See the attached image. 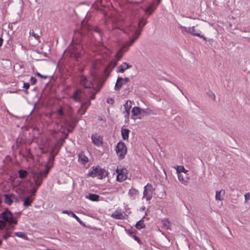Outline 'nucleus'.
<instances>
[{"label": "nucleus", "instance_id": "20e7f679", "mask_svg": "<svg viewBox=\"0 0 250 250\" xmlns=\"http://www.w3.org/2000/svg\"><path fill=\"white\" fill-rule=\"evenodd\" d=\"M0 218L3 219L5 222H7L10 224H16L17 223L16 218L13 216L12 213L8 210H6L1 213L0 214Z\"/></svg>", "mask_w": 250, "mask_h": 250}, {"label": "nucleus", "instance_id": "cd10ccee", "mask_svg": "<svg viewBox=\"0 0 250 250\" xmlns=\"http://www.w3.org/2000/svg\"><path fill=\"white\" fill-rule=\"evenodd\" d=\"M131 112L134 116L138 115L141 114V108L137 106H135L132 108Z\"/></svg>", "mask_w": 250, "mask_h": 250}, {"label": "nucleus", "instance_id": "6e6552de", "mask_svg": "<svg viewBox=\"0 0 250 250\" xmlns=\"http://www.w3.org/2000/svg\"><path fill=\"white\" fill-rule=\"evenodd\" d=\"M129 82H130V79L128 78L125 77L123 79L122 77H118L115 84V90L116 91L120 90L123 84H127Z\"/></svg>", "mask_w": 250, "mask_h": 250}, {"label": "nucleus", "instance_id": "de8ad7c7", "mask_svg": "<svg viewBox=\"0 0 250 250\" xmlns=\"http://www.w3.org/2000/svg\"><path fill=\"white\" fill-rule=\"evenodd\" d=\"M23 87L27 89L29 87V84L28 83H24L23 85Z\"/></svg>", "mask_w": 250, "mask_h": 250}, {"label": "nucleus", "instance_id": "6ab92c4d", "mask_svg": "<svg viewBox=\"0 0 250 250\" xmlns=\"http://www.w3.org/2000/svg\"><path fill=\"white\" fill-rule=\"evenodd\" d=\"M156 7L157 5H155L154 3L150 4L147 7L144 9L145 13L147 14L148 15H151L156 9Z\"/></svg>", "mask_w": 250, "mask_h": 250}, {"label": "nucleus", "instance_id": "aec40b11", "mask_svg": "<svg viewBox=\"0 0 250 250\" xmlns=\"http://www.w3.org/2000/svg\"><path fill=\"white\" fill-rule=\"evenodd\" d=\"M225 194V190L221 189L219 191H216L215 194V199L216 200L222 201L223 200V197Z\"/></svg>", "mask_w": 250, "mask_h": 250}, {"label": "nucleus", "instance_id": "c9c22d12", "mask_svg": "<svg viewBox=\"0 0 250 250\" xmlns=\"http://www.w3.org/2000/svg\"><path fill=\"white\" fill-rule=\"evenodd\" d=\"M5 227V222L0 220V229H3Z\"/></svg>", "mask_w": 250, "mask_h": 250}, {"label": "nucleus", "instance_id": "f704fd0d", "mask_svg": "<svg viewBox=\"0 0 250 250\" xmlns=\"http://www.w3.org/2000/svg\"><path fill=\"white\" fill-rule=\"evenodd\" d=\"M38 188H37L35 185V187L33 188L32 189L28 191V192L32 195H34L36 192Z\"/></svg>", "mask_w": 250, "mask_h": 250}, {"label": "nucleus", "instance_id": "0eeeda50", "mask_svg": "<svg viewBox=\"0 0 250 250\" xmlns=\"http://www.w3.org/2000/svg\"><path fill=\"white\" fill-rule=\"evenodd\" d=\"M154 193V189L152 185L147 184L144 187V190L143 192V197L145 198L147 201H149L152 197Z\"/></svg>", "mask_w": 250, "mask_h": 250}, {"label": "nucleus", "instance_id": "473e14b6", "mask_svg": "<svg viewBox=\"0 0 250 250\" xmlns=\"http://www.w3.org/2000/svg\"><path fill=\"white\" fill-rule=\"evenodd\" d=\"M14 234L19 237H21L26 240L27 239V237L22 232H15Z\"/></svg>", "mask_w": 250, "mask_h": 250}, {"label": "nucleus", "instance_id": "b1692460", "mask_svg": "<svg viewBox=\"0 0 250 250\" xmlns=\"http://www.w3.org/2000/svg\"><path fill=\"white\" fill-rule=\"evenodd\" d=\"M163 228L165 229H170V222L167 219H164L162 220Z\"/></svg>", "mask_w": 250, "mask_h": 250}, {"label": "nucleus", "instance_id": "58836bf2", "mask_svg": "<svg viewBox=\"0 0 250 250\" xmlns=\"http://www.w3.org/2000/svg\"><path fill=\"white\" fill-rule=\"evenodd\" d=\"M94 30L95 32L97 33L98 34H99V35H100V36L101 35V29L99 27H95L94 28Z\"/></svg>", "mask_w": 250, "mask_h": 250}, {"label": "nucleus", "instance_id": "4d7b16f0", "mask_svg": "<svg viewBox=\"0 0 250 250\" xmlns=\"http://www.w3.org/2000/svg\"><path fill=\"white\" fill-rule=\"evenodd\" d=\"M1 243H2V241L1 240H0V245H1Z\"/></svg>", "mask_w": 250, "mask_h": 250}, {"label": "nucleus", "instance_id": "e433bc0d", "mask_svg": "<svg viewBox=\"0 0 250 250\" xmlns=\"http://www.w3.org/2000/svg\"><path fill=\"white\" fill-rule=\"evenodd\" d=\"M208 96H209V97H210L212 100H214V101L215 100V94H214L213 93H212V92H209V93L208 94Z\"/></svg>", "mask_w": 250, "mask_h": 250}, {"label": "nucleus", "instance_id": "ddd939ff", "mask_svg": "<svg viewBox=\"0 0 250 250\" xmlns=\"http://www.w3.org/2000/svg\"><path fill=\"white\" fill-rule=\"evenodd\" d=\"M179 181L183 185H187L189 182V178L187 173H182L177 174Z\"/></svg>", "mask_w": 250, "mask_h": 250}, {"label": "nucleus", "instance_id": "6e6d98bb", "mask_svg": "<svg viewBox=\"0 0 250 250\" xmlns=\"http://www.w3.org/2000/svg\"><path fill=\"white\" fill-rule=\"evenodd\" d=\"M159 2H160V0H158V3H157V5L159 3Z\"/></svg>", "mask_w": 250, "mask_h": 250}, {"label": "nucleus", "instance_id": "c85d7f7f", "mask_svg": "<svg viewBox=\"0 0 250 250\" xmlns=\"http://www.w3.org/2000/svg\"><path fill=\"white\" fill-rule=\"evenodd\" d=\"M16 192L20 196H22L25 193V189L22 187H18L15 189Z\"/></svg>", "mask_w": 250, "mask_h": 250}, {"label": "nucleus", "instance_id": "f257e3e1", "mask_svg": "<svg viewBox=\"0 0 250 250\" xmlns=\"http://www.w3.org/2000/svg\"><path fill=\"white\" fill-rule=\"evenodd\" d=\"M146 20L144 18H142L138 23L139 29H136L135 26L132 25V22L130 24H126L125 28H124V33L129 35L130 32L133 33V36L129 38V40L127 42L128 46L132 45L134 42L138 39L141 35L143 27L146 24Z\"/></svg>", "mask_w": 250, "mask_h": 250}, {"label": "nucleus", "instance_id": "4c0bfd02", "mask_svg": "<svg viewBox=\"0 0 250 250\" xmlns=\"http://www.w3.org/2000/svg\"><path fill=\"white\" fill-rule=\"evenodd\" d=\"M123 114L125 118H128L130 114V111L125 110Z\"/></svg>", "mask_w": 250, "mask_h": 250}, {"label": "nucleus", "instance_id": "7ed1b4c3", "mask_svg": "<svg viewBox=\"0 0 250 250\" xmlns=\"http://www.w3.org/2000/svg\"><path fill=\"white\" fill-rule=\"evenodd\" d=\"M50 168V167H47L46 171H40L39 172H35L32 173L35 185L37 188H39L42 184V177L43 175H44V177H46Z\"/></svg>", "mask_w": 250, "mask_h": 250}, {"label": "nucleus", "instance_id": "9d476101", "mask_svg": "<svg viewBox=\"0 0 250 250\" xmlns=\"http://www.w3.org/2000/svg\"><path fill=\"white\" fill-rule=\"evenodd\" d=\"M126 171L127 170L126 169H117L116 172L118 173L117 180L120 182L125 180L127 178Z\"/></svg>", "mask_w": 250, "mask_h": 250}, {"label": "nucleus", "instance_id": "412c9836", "mask_svg": "<svg viewBox=\"0 0 250 250\" xmlns=\"http://www.w3.org/2000/svg\"><path fill=\"white\" fill-rule=\"evenodd\" d=\"M4 201L5 203L8 205H10L13 202V199L15 198V195L12 194L5 195Z\"/></svg>", "mask_w": 250, "mask_h": 250}, {"label": "nucleus", "instance_id": "79ce46f5", "mask_svg": "<svg viewBox=\"0 0 250 250\" xmlns=\"http://www.w3.org/2000/svg\"><path fill=\"white\" fill-rule=\"evenodd\" d=\"M250 198V194L249 193H247L245 194V201L247 202L248 200H249Z\"/></svg>", "mask_w": 250, "mask_h": 250}, {"label": "nucleus", "instance_id": "5fc2aeb1", "mask_svg": "<svg viewBox=\"0 0 250 250\" xmlns=\"http://www.w3.org/2000/svg\"><path fill=\"white\" fill-rule=\"evenodd\" d=\"M135 239L138 241H139V239L137 237H135Z\"/></svg>", "mask_w": 250, "mask_h": 250}, {"label": "nucleus", "instance_id": "c756f323", "mask_svg": "<svg viewBox=\"0 0 250 250\" xmlns=\"http://www.w3.org/2000/svg\"><path fill=\"white\" fill-rule=\"evenodd\" d=\"M125 110L130 111L132 106V103L130 101L127 100L124 105Z\"/></svg>", "mask_w": 250, "mask_h": 250}, {"label": "nucleus", "instance_id": "49530a36", "mask_svg": "<svg viewBox=\"0 0 250 250\" xmlns=\"http://www.w3.org/2000/svg\"><path fill=\"white\" fill-rule=\"evenodd\" d=\"M99 62H96L93 64V67L95 69H97L99 67Z\"/></svg>", "mask_w": 250, "mask_h": 250}, {"label": "nucleus", "instance_id": "f3484780", "mask_svg": "<svg viewBox=\"0 0 250 250\" xmlns=\"http://www.w3.org/2000/svg\"><path fill=\"white\" fill-rule=\"evenodd\" d=\"M33 200L34 199L31 196L25 197L23 200V207L27 208L31 206Z\"/></svg>", "mask_w": 250, "mask_h": 250}, {"label": "nucleus", "instance_id": "5701e85b", "mask_svg": "<svg viewBox=\"0 0 250 250\" xmlns=\"http://www.w3.org/2000/svg\"><path fill=\"white\" fill-rule=\"evenodd\" d=\"M86 197L92 201H98L99 200L100 196L96 194H89L86 195Z\"/></svg>", "mask_w": 250, "mask_h": 250}, {"label": "nucleus", "instance_id": "2f4dec72", "mask_svg": "<svg viewBox=\"0 0 250 250\" xmlns=\"http://www.w3.org/2000/svg\"><path fill=\"white\" fill-rule=\"evenodd\" d=\"M19 177L21 178H24L26 177L27 172L24 170L21 169L19 171Z\"/></svg>", "mask_w": 250, "mask_h": 250}, {"label": "nucleus", "instance_id": "a878e982", "mask_svg": "<svg viewBox=\"0 0 250 250\" xmlns=\"http://www.w3.org/2000/svg\"><path fill=\"white\" fill-rule=\"evenodd\" d=\"M127 42H127L125 43V44L123 46V48L116 54V57L117 59V61H118L122 57V56L123 55V54L122 52V50L125 48H126V47L128 48L130 46L127 45Z\"/></svg>", "mask_w": 250, "mask_h": 250}, {"label": "nucleus", "instance_id": "3c124183", "mask_svg": "<svg viewBox=\"0 0 250 250\" xmlns=\"http://www.w3.org/2000/svg\"><path fill=\"white\" fill-rule=\"evenodd\" d=\"M78 94V91H76L75 93V95H74V98L76 100L77 99V95Z\"/></svg>", "mask_w": 250, "mask_h": 250}, {"label": "nucleus", "instance_id": "603ef678", "mask_svg": "<svg viewBox=\"0 0 250 250\" xmlns=\"http://www.w3.org/2000/svg\"><path fill=\"white\" fill-rule=\"evenodd\" d=\"M58 112L60 114H62V109H59L58 111Z\"/></svg>", "mask_w": 250, "mask_h": 250}, {"label": "nucleus", "instance_id": "f8f14e48", "mask_svg": "<svg viewBox=\"0 0 250 250\" xmlns=\"http://www.w3.org/2000/svg\"><path fill=\"white\" fill-rule=\"evenodd\" d=\"M86 154L89 155L88 152H86V154L85 152H83L79 154V162L82 163V164L85 167H88L89 166V164L87 165V166H86V165L89 163V159Z\"/></svg>", "mask_w": 250, "mask_h": 250}, {"label": "nucleus", "instance_id": "864d4df0", "mask_svg": "<svg viewBox=\"0 0 250 250\" xmlns=\"http://www.w3.org/2000/svg\"><path fill=\"white\" fill-rule=\"evenodd\" d=\"M79 222L80 224L83 225V223L80 219H79Z\"/></svg>", "mask_w": 250, "mask_h": 250}, {"label": "nucleus", "instance_id": "4468645a", "mask_svg": "<svg viewBox=\"0 0 250 250\" xmlns=\"http://www.w3.org/2000/svg\"><path fill=\"white\" fill-rule=\"evenodd\" d=\"M111 216L115 219L122 220L126 219L127 215L124 212L119 210H116L111 214Z\"/></svg>", "mask_w": 250, "mask_h": 250}, {"label": "nucleus", "instance_id": "393cba45", "mask_svg": "<svg viewBox=\"0 0 250 250\" xmlns=\"http://www.w3.org/2000/svg\"><path fill=\"white\" fill-rule=\"evenodd\" d=\"M174 168L176 169L177 174L182 173H185L188 172V170L186 169L185 167L182 166L175 167Z\"/></svg>", "mask_w": 250, "mask_h": 250}, {"label": "nucleus", "instance_id": "8fccbe9b", "mask_svg": "<svg viewBox=\"0 0 250 250\" xmlns=\"http://www.w3.org/2000/svg\"><path fill=\"white\" fill-rule=\"evenodd\" d=\"M3 39L1 38H0V46H1L2 44Z\"/></svg>", "mask_w": 250, "mask_h": 250}, {"label": "nucleus", "instance_id": "9b49d317", "mask_svg": "<svg viewBox=\"0 0 250 250\" xmlns=\"http://www.w3.org/2000/svg\"><path fill=\"white\" fill-rule=\"evenodd\" d=\"M92 143L96 146H99L103 144V137L97 134H94L91 136Z\"/></svg>", "mask_w": 250, "mask_h": 250}, {"label": "nucleus", "instance_id": "a18cd8bd", "mask_svg": "<svg viewBox=\"0 0 250 250\" xmlns=\"http://www.w3.org/2000/svg\"><path fill=\"white\" fill-rule=\"evenodd\" d=\"M10 233L8 232H6L5 234L3 235V238L7 239L10 236Z\"/></svg>", "mask_w": 250, "mask_h": 250}, {"label": "nucleus", "instance_id": "39448f33", "mask_svg": "<svg viewBox=\"0 0 250 250\" xmlns=\"http://www.w3.org/2000/svg\"><path fill=\"white\" fill-rule=\"evenodd\" d=\"M92 169V170L88 173L91 177H98L99 179H103L106 175L105 170L99 167H93Z\"/></svg>", "mask_w": 250, "mask_h": 250}, {"label": "nucleus", "instance_id": "13d9d810", "mask_svg": "<svg viewBox=\"0 0 250 250\" xmlns=\"http://www.w3.org/2000/svg\"><path fill=\"white\" fill-rule=\"evenodd\" d=\"M83 23H84V22H83V21L82 22V24H83Z\"/></svg>", "mask_w": 250, "mask_h": 250}, {"label": "nucleus", "instance_id": "ea45409f", "mask_svg": "<svg viewBox=\"0 0 250 250\" xmlns=\"http://www.w3.org/2000/svg\"><path fill=\"white\" fill-rule=\"evenodd\" d=\"M36 74L39 76V77L42 78V79H45L47 78V76H45V75H42L39 72H37L36 73Z\"/></svg>", "mask_w": 250, "mask_h": 250}, {"label": "nucleus", "instance_id": "37998d69", "mask_svg": "<svg viewBox=\"0 0 250 250\" xmlns=\"http://www.w3.org/2000/svg\"><path fill=\"white\" fill-rule=\"evenodd\" d=\"M31 35L32 37H33L36 39H38L40 37V36L38 35H37L36 34H35L34 32H32V33H31Z\"/></svg>", "mask_w": 250, "mask_h": 250}, {"label": "nucleus", "instance_id": "dca6fc26", "mask_svg": "<svg viewBox=\"0 0 250 250\" xmlns=\"http://www.w3.org/2000/svg\"><path fill=\"white\" fill-rule=\"evenodd\" d=\"M131 65L126 62H123L118 68V73H124L125 71L131 67Z\"/></svg>", "mask_w": 250, "mask_h": 250}, {"label": "nucleus", "instance_id": "2eb2a0df", "mask_svg": "<svg viewBox=\"0 0 250 250\" xmlns=\"http://www.w3.org/2000/svg\"><path fill=\"white\" fill-rule=\"evenodd\" d=\"M90 104V102L89 100L84 102H82L81 108H79V114H81V115L84 114L89 107Z\"/></svg>", "mask_w": 250, "mask_h": 250}, {"label": "nucleus", "instance_id": "423d86ee", "mask_svg": "<svg viewBox=\"0 0 250 250\" xmlns=\"http://www.w3.org/2000/svg\"><path fill=\"white\" fill-rule=\"evenodd\" d=\"M116 151L121 159L124 158L127 152V147L125 144L123 142L118 143L116 147Z\"/></svg>", "mask_w": 250, "mask_h": 250}, {"label": "nucleus", "instance_id": "72a5a7b5", "mask_svg": "<svg viewBox=\"0 0 250 250\" xmlns=\"http://www.w3.org/2000/svg\"><path fill=\"white\" fill-rule=\"evenodd\" d=\"M62 213L67 214L68 215L71 216L76 218V220H78V218L77 217V216L72 212L68 211H62Z\"/></svg>", "mask_w": 250, "mask_h": 250}, {"label": "nucleus", "instance_id": "7c9ffc66", "mask_svg": "<svg viewBox=\"0 0 250 250\" xmlns=\"http://www.w3.org/2000/svg\"><path fill=\"white\" fill-rule=\"evenodd\" d=\"M151 113V109L149 108L141 109V114L143 115H148L150 114Z\"/></svg>", "mask_w": 250, "mask_h": 250}, {"label": "nucleus", "instance_id": "bb28decb", "mask_svg": "<svg viewBox=\"0 0 250 250\" xmlns=\"http://www.w3.org/2000/svg\"><path fill=\"white\" fill-rule=\"evenodd\" d=\"M135 227L138 229H141L145 228V225L143 219L137 222L135 225Z\"/></svg>", "mask_w": 250, "mask_h": 250}, {"label": "nucleus", "instance_id": "1a4fd4ad", "mask_svg": "<svg viewBox=\"0 0 250 250\" xmlns=\"http://www.w3.org/2000/svg\"><path fill=\"white\" fill-rule=\"evenodd\" d=\"M80 83L86 88H90L93 86L92 82L87 80L86 77L83 75H81L80 78H79Z\"/></svg>", "mask_w": 250, "mask_h": 250}, {"label": "nucleus", "instance_id": "a211bd4d", "mask_svg": "<svg viewBox=\"0 0 250 250\" xmlns=\"http://www.w3.org/2000/svg\"><path fill=\"white\" fill-rule=\"evenodd\" d=\"M117 62H118L117 61H114L111 62L110 63L108 68H107L106 69V70H105V72H104V75H105V76L106 77V78H107L109 76L110 72L111 71V70H110V71L108 70L109 68L110 67H112V68H111V69H112V68L115 67L117 65Z\"/></svg>", "mask_w": 250, "mask_h": 250}, {"label": "nucleus", "instance_id": "09e8293b", "mask_svg": "<svg viewBox=\"0 0 250 250\" xmlns=\"http://www.w3.org/2000/svg\"><path fill=\"white\" fill-rule=\"evenodd\" d=\"M95 97V94H92V95L90 96V99L91 100H93Z\"/></svg>", "mask_w": 250, "mask_h": 250}, {"label": "nucleus", "instance_id": "4be33fe9", "mask_svg": "<svg viewBox=\"0 0 250 250\" xmlns=\"http://www.w3.org/2000/svg\"><path fill=\"white\" fill-rule=\"evenodd\" d=\"M130 131L128 129L126 128H122L121 133L122 136L124 140H128L129 136V133Z\"/></svg>", "mask_w": 250, "mask_h": 250}, {"label": "nucleus", "instance_id": "a19ab883", "mask_svg": "<svg viewBox=\"0 0 250 250\" xmlns=\"http://www.w3.org/2000/svg\"><path fill=\"white\" fill-rule=\"evenodd\" d=\"M106 102L108 104H113L114 101L112 98H108V99H107Z\"/></svg>", "mask_w": 250, "mask_h": 250}, {"label": "nucleus", "instance_id": "c03bdc74", "mask_svg": "<svg viewBox=\"0 0 250 250\" xmlns=\"http://www.w3.org/2000/svg\"><path fill=\"white\" fill-rule=\"evenodd\" d=\"M36 81H37V80L35 78L33 77H31L30 82L32 84H35L36 83Z\"/></svg>", "mask_w": 250, "mask_h": 250}, {"label": "nucleus", "instance_id": "f03ea898", "mask_svg": "<svg viewBox=\"0 0 250 250\" xmlns=\"http://www.w3.org/2000/svg\"><path fill=\"white\" fill-rule=\"evenodd\" d=\"M206 25L203 22H200L191 27H186L180 25L179 28L183 33H188L193 36L198 37L206 40V37L201 35L202 31L204 30Z\"/></svg>", "mask_w": 250, "mask_h": 250}]
</instances>
